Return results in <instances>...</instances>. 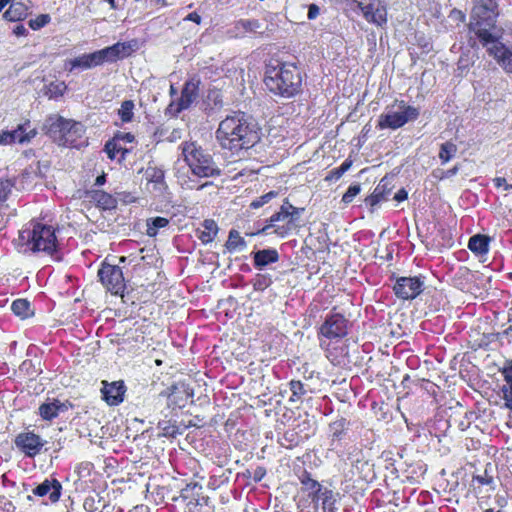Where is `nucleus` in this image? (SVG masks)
<instances>
[{"label":"nucleus","instance_id":"nucleus-1","mask_svg":"<svg viewBox=\"0 0 512 512\" xmlns=\"http://www.w3.org/2000/svg\"><path fill=\"white\" fill-rule=\"evenodd\" d=\"M216 139L223 149L238 153L254 147L261 139V130L245 113L237 112L220 121Z\"/></svg>","mask_w":512,"mask_h":512},{"label":"nucleus","instance_id":"nucleus-2","mask_svg":"<svg viewBox=\"0 0 512 512\" xmlns=\"http://www.w3.org/2000/svg\"><path fill=\"white\" fill-rule=\"evenodd\" d=\"M264 83L274 95L293 98L302 92L303 74L296 63L271 59L265 67Z\"/></svg>","mask_w":512,"mask_h":512},{"label":"nucleus","instance_id":"nucleus-3","mask_svg":"<svg viewBox=\"0 0 512 512\" xmlns=\"http://www.w3.org/2000/svg\"><path fill=\"white\" fill-rule=\"evenodd\" d=\"M56 231L57 229L44 219L33 218L19 230L18 239L21 245L26 247V251L52 257L59 250Z\"/></svg>","mask_w":512,"mask_h":512},{"label":"nucleus","instance_id":"nucleus-4","mask_svg":"<svg viewBox=\"0 0 512 512\" xmlns=\"http://www.w3.org/2000/svg\"><path fill=\"white\" fill-rule=\"evenodd\" d=\"M42 129L58 146L79 149L87 145L86 127L79 121L51 114L45 119Z\"/></svg>","mask_w":512,"mask_h":512},{"label":"nucleus","instance_id":"nucleus-5","mask_svg":"<svg viewBox=\"0 0 512 512\" xmlns=\"http://www.w3.org/2000/svg\"><path fill=\"white\" fill-rule=\"evenodd\" d=\"M334 307L325 317L323 323L317 330V337L320 347L325 351L326 357L333 365H340L344 357V348L338 352L337 348H332L331 343L345 338L349 332V320Z\"/></svg>","mask_w":512,"mask_h":512},{"label":"nucleus","instance_id":"nucleus-6","mask_svg":"<svg viewBox=\"0 0 512 512\" xmlns=\"http://www.w3.org/2000/svg\"><path fill=\"white\" fill-rule=\"evenodd\" d=\"M495 0H479L471 14L469 30L475 34L483 46L495 40L491 30L495 27L497 12Z\"/></svg>","mask_w":512,"mask_h":512},{"label":"nucleus","instance_id":"nucleus-7","mask_svg":"<svg viewBox=\"0 0 512 512\" xmlns=\"http://www.w3.org/2000/svg\"><path fill=\"white\" fill-rule=\"evenodd\" d=\"M303 212L304 208L295 207L286 200L281 205L280 210L274 213L267 221V224L257 233L265 235L275 234L280 238H285L292 231L296 230Z\"/></svg>","mask_w":512,"mask_h":512},{"label":"nucleus","instance_id":"nucleus-8","mask_svg":"<svg viewBox=\"0 0 512 512\" xmlns=\"http://www.w3.org/2000/svg\"><path fill=\"white\" fill-rule=\"evenodd\" d=\"M182 154L194 175L204 178L220 175L221 171L214 162L213 157L196 142H185Z\"/></svg>","mask_w":512,"mask_h":512},{"label":"nucleus","instance_id":"nucleus-9","mask_svg":"<svg viewBox=\"0 0 512 512\" xmlns=\"http://www.w3.org/2000/svg\"><path fill=\"white\" fill-rule=\"evenodd\" d=\"M399 107L401 109L399 112L388 111L386 113H382L378 118L377 128L380 130H396L403 127L409 121L416 120L420 115L418 108L408 105L403 100L400 101Z\"/></svg>","mask_w":512,"mask_h":512},{"label":"nucleus","instance_id":"nucleus-10","mask_svg":"<svg viewBox=\"0 0 512 512\" xmlns=\"http://www.w3.org/2000/svg\"><path fill=\"white\" fill-rule=\"evenodd\" d=\"M199 86L200 80L195 76L186 80L181 95L170 101L165 109V114L176 118L182 111L188 109L199 96Z\"/></svg>","mask_w":512,"mask_h":512},{"label":"nucleus","instance_id":"nucleus-11","mask_svg":"<svg viewBox=\"0 0 512 512\" xmlns=\"http://www.w3.org/2000/svg\"><path fill=\"white\" fill-rule=\"evenodd\" d=\"M97 275L107 291L116 296H123L126 290V281L123 271L118 265H112L104 261Z\"/></svg>","mask_w":512,"mask_h":512},{"label":"nucleus","instance_id":"nucleus-12","mask_svg":"<svg viewBox=\"0 0 512 512\" xmlns=\"http://www.w3.org/2000/svg\"><path fill=\"white\" fill-rule=\"evenodd\" d=\"M132 53L131 45L127 42H117L111 46L88 53L87 59L89 68L100 66L105 62H116L119 59L130 56Z\"/></svg>","mask_w":512,"mask_h":512},{"label":"nucleus","instance_id":"nucleus-13","mask_svg":"<svg viewBox=\"0 0 512 512\" xmlns=\"http://www.w3.org/2000/svg\"><path fill=\"white\" fill-rule=\"evenodd\" d=\"M179 499L185 504L186 512H201L210 502V498L203 493V487L196 482L188 483L172 501Z\"/></svg>","mask_w":512,"mask_h":512},{"label":"nucleus","instance_id":"nucleus-14","mask_svg":"<svg viewBox=\"0 0 512 512\" xmlns=\"http://www.w3.org/2000/svg\"><path fill=\"white\" fill-rule=\"evenodd\" d=\"M166 399L167 407L175 410L184 408L193 397V390L183 381L176 382L158 395Z\"/></svg>","mask_w":512,"mask_h":512},{"label":"nucleus","instance_id":"nucleus-15","mask_svg":"<svg viewBox=\"0 0 512 512\" xmlns=\"http://www.w3.org/2000/svg\"><path fill=\"white\" fill-rule=\"evenodd\" d=\"M424 288L422 276L398 277L393 285V291L397 298L413 300L420 295Z\"/></svg>","mask_w":512,"mask_h":512},{"label":"nucleus","instance_id":"nucleus-16","mask_svg":"<svg viewBox=\"0 0 512 512\" xmlns=\"http://www.w3.org/2000/svg\"><path fill=\"white\" fill-rule=\"evenodd\" d=\"M14 444L26 457L34 458L40 454L45 441L34 431H24L16 435Z\"/></svg>","mask_w":512,"mask_h":512},{"label":"nucleus","instance_id":"nucleus-17","mask_svg":"<svg viewBox=\"0 0 512 512\" xmlns=\"http://www.w3.org/2000/svg\"><path fill=\"white\" fill-rule=\"evenodd\" d=\"M146 190L155 198H164L168 185L165 181V172L156 166H148L144 173Z\"/></svg>","mask_w":512,"mask_h":512},{"label":"nucleus","instance_id":"nucleus-18","mask_svg":"<svg viewBox=\"0 0 512 512\" xmlns=\"http://www.w3.org/2000/svg\"><path fill=\"white\" fill-rule=\"evenodd\" d=\"M301 484L300 493L305 496V500L309 501L317 509L320 505L321 495L324 493L323 487L316 479L312 478L309 471L304 469L298 476Z\"/></svg>","mask_w":512,"mask_h":512},{"label":"nucleus","instance_id":"nucleus-19","mask_svg":"<svg viewBox=\"0 0 512 512\" xmlns=\"http://www.w3.org/2000/svg\"><path fill=\"white\" fill-rule=\"evenodd\" d=\"M361 9L364 18L378 26L387 22V10L381 0H354Z\"/></svg>","mask_w":512,"mask_h":512},{"label":"nucleus","instance_id":"nucleus-20","mask_svg":"<svg viewBox=\"0 0 512 512\" xmlns=\"http://www.w3.org/2000/svg\"><path fill=\"white\" fill-rule=\"evenodd\" d=\"M487 47V52L507 73H512V51L500 42L497 37L491 41Z\"/></svg>","mask_w":512,"mask_h":512},{"label":"nucleus","instance_id":"nucleus-21","mask_svg":"<svg viewBox=\"0 0 512 512\" xmlns=\"http://www.w3.org/2000/svg\"><path fill=\"white\" fill-rule=\"evenodd\" d=\"M126 386L122 380L109 383L102 381L101 394L102 399L109 406H117L124 401Z\"/></svg>","mask_w":512,"mask_h":512},{"label":"nucleus","instance_id":"nucleus-22","mask_svg":"<svg viewBox=\"0 0 512 512\" xmlns=\"http://www.w3.org/2000/svg\"><path fill=\"white\" fill-rule=\"evenodd\" d=\"M31 0H10L9 7L3 14V18L9 22H20L31 14Z\"/></svg>","mask_w":512,"mask_h":512},{"label":"nucleus","instance_id":"nucleus-23","mask_svg":"<svg viewBox=\"0 0 512 512\" xmlns=\"http://www.w3.org/2000/svg\"><path fill=\"white\" fill-rule=\"evenodd\" d=\"M62 484L56 478H46L42 483L37 485L32 493L37 497H49L51 503H57L62 495Z\"/></svg>","mask_w":512,"mask_h":512},{"label":"nucleus","instance_id":"nucleus-24","mask_svg":"<svg viewBox=\"0 0 512 512\" xmlns=\"http://www.w3.org/2000/svg\"><path fill=\"white\" fill-rule=\"evenodd\" d=\"M69 401L61 402L58 399H53L52 402L42 403L38 408L39 416L45 421H52L57 418L60 412H65L71 407Z\"/></svg>","mask_w":512,"mask_h":512},{"label":"nucleus","instance_id":"nucleus-25","mask_svg":"<svg viewBox=\"0 0 512 512\" xmlns=\"http://www.w3.org/2000/svg\"><path fill=\"white\" fill-rule=\"evenodd\" d=\"M392 186L390 182L383 178L380 180L374 191L365 198V204L370 207H375L380 202L386 199L387 195L391 193Z\"/></svg>","mask_w":512,"mask_h":512},{"label":"nucleus","instance_id":"nucleus-26","mask_svg":"<svg viewBox=\"0 0 512 512\" xmlns=\"http://www.w3.org/2000/svg\"><path fill=\"white\" fill-rule=\"evenodd\" d=\"M260 28V23L256 19H240L233 25V29L230 31L235 38H244L248 34L255 33Z\"/></svg>","mask_w":512,"mask_h":512},{"label":"nucleus","instance_id":"nucleus-27","mask_svg":"<svg viewBox=\"0 0 512 512\" xmlns=\"http://www.w3.org/2000/svg\"><path fill=\"white\" fill-rule=\"evenodd\" d=\"M491 238L484 234H475L468 241L469 250L476 255H485L489 252Z\"/></svg>","mask_w":512,"mask_h":512},{"label":"nucleus","instance_id":"nucleus-28","mask_svg":"<svg viewBox=\"0 0 512 512\" xmlns=\"http://www.w3.org/2000/svg\"><path fill=\"white\" fill-rule=\"evenodd\" d=\"M90 197L96 206L103 210H111L117 206L116 198L103 190L91 191Z\"/></svg>","mask_w":512,"mask_h":512},{"label":"nucleus","instance_id":"nucleus-29","mask_svg":"<svg viewBox=\"0 0 512 512\" xmlns=\"http://www.w3.org/2000/svg\"><path fill=\"white\" fill-rule=\"evenodd\" d=\"M279 260V254L276 249H263L254 253L253 261L255 268L261 269L269 264Z\"/></svg>","mask_w":512,"mask_h":512},{"label":"nucleus","instance_id":"nucleus-30","mask_svg":"<svg viewBox=\"0 0 512 512\" xmlns=\"http://www.w3.org/2000/svg\"><path fill=\"white\" fill-rule=\"evenodd\" d=\"M218 233V225L213 219H205L202 228L197 230V236L203 244L211 243Z\"/></svg>","mask_w":512,"mask_h":512},{"label":"nucleus","instance_id":"nucleus-31","mask_svg":"<svg viewBox=\"0 0 512 512\" xmlns=\"http://www.w3.org/2000/svg\"><path fill=\"white\" fill-rule=\"evenodd\" d=\"M357 447H353V450L346 449L344 445V439L329 437V451L335 453L339 458L343 460H351L353 453L358 451Z\"/></svg>","mask_w":512,"mask_h":512},{"label":"nucleus","instance_id":"nucleus-32","mask_svg":"<svg viewBox=\"0 0 512 512\" xmlns=\"http://www.w3.org/2000/svg\"><path fill=\"white\" fill-rule=\"evenodd\" d=\"M104 151L110 160H114L120 154L118 158L120 161L124 160L129 150L121 145V143L114 137L108 140L105 144Z\"/></svg>","mask_w":512,"mask_h":512},{"label":"nucleus","instance_id":"nucleus-33","mask_svg":"<svg viewBox=\"0 0 512 512\" xmlns=\"http://www.w3.org/2000/svg\"><path fill=\"white\" fill-rule=\"evenodd\" d=\"M12 312L21 319H27L33 315L31 304L26 299H16L11 304Z\"/></svg>","mask_w":512,"mask_h":512},{"label":"nucleus","instance_id":"nucleus-34","mask_svg":"<svg viewBox=\"0 0 512 512\" xmlns=\"http://www.w3.org/2000/svg\"><path fill=\"white\" fill-rule=\"evenodd\" d=\"M348 421L341 417L329 424V437L344 439L347 436Z\"/></svg>","mask_w":512,"mask_h":512},{"label":"nucleus","instance_id":"nucleus-35","mask_svg":"<svg viewBox=\"0 0 512 512\" xmlns=\"http://www.w3.org/2000/svg\"><path fill=\"white\" fill-rule=\"evenodd\" d=\"M289 389L291 391V396L289 397L290 403H298L303 401V397L307 394V390L305 385L300 380L292 379L289 383Z\"/></svg>","mask_w":512,"mask_h":512},{"label":"nucleus","instance_id":"nucleus-36","mask_svg":"<svg viewBox=\"0 0 512 512\" xmlns=\"http://www.w3.org/2000/svg\"><path fill=\"white\" fill-rule=\"evenodd\" d=\"M18 126H23L25 128L17 133L16 142L19 144L29 143L38 134L37 129L31 127V122L28 119Z\"/></svg>","mask_w":512,"mask_h":512},{"label":"nucleus","instance_id":"nucleus-37","mask_svg":"<svg viewBox=\"0 0 512 512\" xmlns=\"http://www.w3.org/2000/svg\"><path fill=\"white\" fill-rule=\"evenodd\" d=\"M320 505L323 512H336V498L335 494L331 489L325 488L324 493L320 498Z\"/></svg>","mask_w":512,"mask_h":512},{"label":"nucleus","instance_id":"nucleus-38","mask_svg":"<svg viewBox=\"0 0 512 512\" xmlns=\"http://www.w3.org/2000/svg\"><path fill=\"white\" fill-rule=\"evenodd\" d=\"M503 375L507 383V386L503 388L504 400L506 401L505 405L512 410V365L504 368Z\"/></svg>","mask_w":512,"mask_h":512},{"label":"nucleus","instance_id":"nucleus-39","mask_svg":"<svg viewBox=\"0 0 512 512\" xmlns=\"http://www.w3.org/2000/svg\"><path fill=\"white\" fill-rule=\"evenodd\" d=\"M457 153V146L452 141H446L440 145L439 159L442 164L449 162Z\"/></svg>","mask_w":512,"mask_h":512},{"label":"nucleus","instance_id":"nucleus-40","mask_svg":"<svg viewBox=\"0 0 512 512\" xmlns=\"http://www.w3.org/2000/svg\"><path fill=\"white\" fill-rule=\"evenodd\" d=\"M135 104L132 100H124L118 109V116L123 123H129L134 117Z\"/></svg>","mask_w":512,"mask_h":512},{"label":"nucleus","instance_id":"nucleus-41","mask_svg":"<svg viewBox=\"0 0 512 512\" xmlns=\"http://www.w3.org/2000/svg\"><path fill=\"white\" fill-rule=\"evenodd\" d=\"M169 224V220L165 217H154L147 221V235L150 237H155L158 233V230L161 228L167 227Z\"/></svg>","mask_w":512,"mask_h":512},{"label":"nucleus","instance_id":"nucleus-42","mask_svg":"<svg viewBox=\"0 0 512 512\" xmlns=\"http://www.w3.org/2000/svg\"><path fill=\"white\" fill-rule=\"evenodd\" d=\"M353 164V160L349 157L344 160V162L336 168H333L328 172V174L325 177L326 181H336L339 180L345 172H347Z\"/></svg>","mask_w":512,"mask_h":512},{"label":"nucleus","instance_id":"nucleus-43","mask_svg":"<svg viewBox=\"0 0 512 512\" xmlns=\"http://www.w3.org/2000/svg\"><path fill=\"white\" fill-rule=\"evenodd\" d=\"M301 442V437L294 430H287L284 432L283 436L280 438L279 443L281 446L286 449H293L298 446Z\"/></svg>","mask_w":512,"mask_h":512},{"label":"nucleus","instance_id":"nucleus-44","mask_svg":"<svg viewBox=\"0 0 512 512\" xmlns=\"http://www.w3.org/2000/svg\"><path fill=\"white\" fill-rule=\"evenodd\" d=\"M245 246L246 242L240 233L235 229L230 230L228 240L226 242L227 249L229 251H235L237 249L244 248Z\"/></svg>","mask_w":512,"mask_h":512},{"label":"nucleus","instance_id":"nucleus-45","mask_svg":"<svg viewBox=\"0 0 512 512\" xmlns=\"http://www.w3.org/2000/svg\"><path fill=\"white\" fill-rule=\"evenodd\" d=\"M158 428L161 434L165 437H175L181 434L180 427L173 423L171 420H162L158 423Z\"/></svg>","mask_w":512,"mask_h":512},{"label":"nucleus","instance_id":"nucleus-46","mask_svg":"<svg viewBox=\"0 0 512 512\" xmlns=\"http://www.w3.org/2000/svg\"><path fill=\"white\" fill-rule=\"evenodd\" d=\"M65 68L69 71V72H72L73 70L77 69V68H80V69H90L89 68V63H88V59H87V55L86 54H83L81 56H78L74 59H70L68 61L65 62Z\"/></svg>","mask_w":512,"mask_h":512},{"label":"nucleus","instance_id":"nucleus-47","mask_svg":"<svg viewBox=\"0 0 512 512\" xmlns=\"http://www.w3.org/2000/svg\"><path fill=\"white\" fill-rule=\"evenodd\" d=\"M25 129L23 126H17L15 130H3L0 132V145H10L16 143L17 133Z\"/></svg>","mask_w":512,"mask_h":512},{"label":"nucleus","instance_id":"nucleus-48","mask_svg":"<svg viewBox=\"0 0 512 512\" xmlns=\"http://www.w3.org/2000/svg\"><path fill=\"white\" fill-rule=\"evenodd\" d=\"M51 17L49 14H40L37 17L30 19L28 25L32 30H39L49 24Z\"/></svg>","mask_w":512,"mask_h":512},{"label":"nucleus","instance_id":"nucleus-49","mask_svg":"<svg viewBox=\"0 0 512 512\" xmlns=\"http://www.w3.org/2000/svg\"><path fill=\"white\" fill-rule=\"evenodd\" d=\"M278 195V192L276 191H269L268 193L256 198L255 200H253L249 207L251 209H258L260 207H262L263 205L269 203L272 199H274L276 196Z\"/></svg>","mask_w":512,"mask_h":512},{"label":"nucleus","instance_id":"nucleus-50","mask_svg":"<svg viewBox=\"0 0 512 512\" xmlns=\"http://www.w3.org/2000/svg\"><path fill=\"white\" fill-rule=\"evenodd\" d=\"M15 183L9 179H0V206L7 200Z\"/></svg>","mask_w":512,"mask_h":512},{"label":"nucleus","instance_id":"nucleus-51","mask_svg":"<svg viewBox=\"0 0 512 512\" xmlns=\"http://www.w3.org/2000/svg\"><path fill=\"white\" fill-rule=\"evenodd\" d=\"M361 187L360 184H352L348 187L346 192L342 196V202L344 204H350L354 198L360 193Z\"/></svg>","mask_w":512,"mask_h":512},{"label":"nucleus","instance_id":"nucleus-52","mask_svg":"<svg viewBox=\"0 0 512 512\" xmlns=\"http://www.w3.org/2000/svg\"><path fill=\"white\" fill-rule=\"evenodd\" d=\"M473 482H477L479 485H492L494 483L493 476L489 475L487 470H485L483 475H473Z\"/></svg>","mask_w":512,"mask_h":512},{"label":"nucleus","instance_id":"nucleus-53","mask_svg":"<svg viewBox=\"0 0 512 512\" xmlns=\"http://www.w3.org/2000/svg\"><path fill=\"white\" fill-rule=\"evenodd\" d=\"M15 506L11 500L5 496H0V512H14Z\"/></svg>","mask_w":512,"mask_h":512},{"label":"nucleus","instance_id":"nucleus-54","mask_svg":"<svg viewBox=\"0 0 512 512\" xmlns=\"http://www.w3.org/2000/svg\"><path fill=\"white\" fill-rule=\"evenodd\" d=\"M114 138L118 140L120 143H132L135 140V136L130 132H117L114 135Z\"/></svg>","mask_w":512,"mask_h":512},{"label":"nucleus","instance_id":"nucleus-55","mask_svg":"<svg viewBox=\"0 0 512 512\" xmlns=\"http://www.w3.org/2000/svg\"><path fill=\"white\" fill-rule=\"evenodd\" d=\"M494 186L496 188L503 187L505 191L512 190V184H508L504 177H496L493 179Z\"/></svg>","mask_w":512,"mask_h":512},{"label":"nucleus","instance_id":"nucleus-56","mask_svg":"<svg viewBox=\"0 0 512 512\" xmlns=\"http://www.w3.org/2000/svg\"><path fill=\"white\" fill-rule=\"evenodd\" d=\"M320 9L316 4H310L308 7L307 17L309 20L315 19L319 15Z\"/></svg>","mask_w":512,"mask_h":512},{"label":"nucleus","instance_id":"nucleus-57","mask_svg":"<svg viewBox=\"0 0 512 512\" xmlns=\"http://www.w3.org/2000/svg\"><path fill=\"white\" fill-rule=\"evenodd\" d=\"M418 45L422 49L423 53H429L433 48L432 43L426 40L425 38L420 39L418 41Z\"/></svg>","mask_w":512,"mask_h":512},{"label":"nucleus","instance_id":"nucleus-58","mask_svg":"<svg viewBox=\"0 0 512 512\" xmlns=\"http://www.w3.org/2000/svg\"><path fill=\"white\" fill-rule=\"evenodd\" d=\"M13 34L17 37L26 36L28 34V30L23 24H19L13 28Z\"/></svg>","mask_w":512,"mask_h":512},{"label":"nucleus","instance_id":"nucleus-59","mask_svg":"<svg viewBox=\"0 0 512 512\" xmlns=\"http://www.w3.org/2000/svg\"><path fill=\"white\" fill-rule=\"evenodd\" d=\"M407 198H408V192L404 188H401L400 190H398L394 195V200L397 202L405 201Z\"/></svg>","mask_w":512,"mask_h":512},{"label":"nucleus","instance_id":"nucleus-60","mask_svg":"<svg viewBox=\"0 0 512 512\" xmlns=\"http://www.w3.org/2000/svg\"><path fill=\"white\" fill-rule=\"evenodd\" d=\"M265 474H266L265 468L258 466L254 471L253 478L255 481H261L263 479V477L265 476Z\"/></svg>","mask_w":512,"mask_h":512},{"label":"nucleus","instance_id":"nucleus-61","mask_svg":"<svg viewBox=\"0 0 512 512\" xmlns=\"http://www.w3.org/2000/svg\"><path fill=\"white\" fill-rule=\"evenodd\" d=\"M184 21H191L196 24H200L201 16L197 12H191L184 18Z\"/></svg>","mask_w":512,"mask_h":512},{"label":"nucleus","instance_id":"nucleus-62","mask_svg":"<svg viewBox=\"0 0 512 512\" xmlns=\"http://www.w3.org/2000/svg\"><path fill=\"white\" fill-rule=\"evenodd\" d=\"M507 328L503 331L504 335H510L512 334V307L508 311V321H507Z\"/></svg>","mask_w":512,"mask_h":512},{"label":"nucleus","instance_id":"nucleus-63","mask_svg":"<svg viewBox=\"0 0 512 512\" xmlns=\"http://www.w3.org/2000/svg\"><path fill=\"white\" fill-rule=\"evenodd\" d=\"M105 182H106V175L103 173V174L97 176V178L95 180V185L102 186L105 184Z\"/></svg>","mask_w":512,"mask_h":512},{"label":"nucleus","instance_id":"nucleus-64","mask_svg":"<svg viewBox=\"0 0 512 512\" xmlns=\"http://www.w3.org/2000/svg\"><path fill=\"white\" fill-rule=\"evenodd\" d=\"M169 95H170V97H172V98H173L174 96H176V95H177V89H176V87L174 86V84H171V85H170V88H169Z\"/></svg>","mask_w":512,"mask_h":512}]
</instances>
